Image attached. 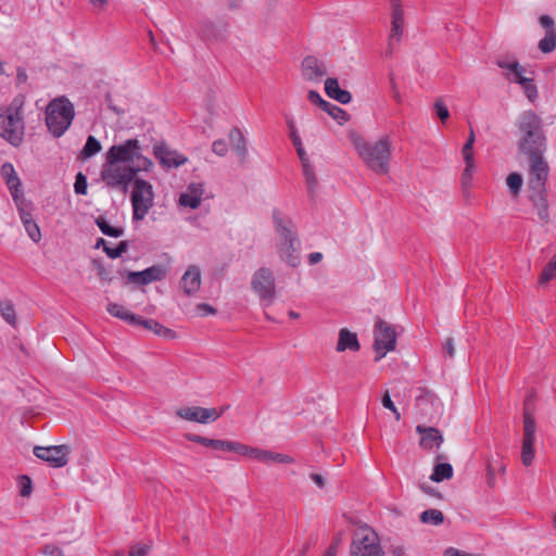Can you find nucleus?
<instances>
[{
    "label": "nucleus",
    "mask_w": 556,
    "mask_h": 556,
    "mask_svg": "<svg viewBox=\"0 0 556 556\" xmlns=\"http://www.w3.org/2000/svg\"><path fill=\"white\" fill-rule=\"evenodd\" d=\"M229 33V24L219 20L204 22L200 28V36L206 41H224Z\"/></svg>",
    "instance_id": "nucleus-16"
},
{
    "label": "nucleus",
    "mask_w": 556,
    "mask_h": 556,
    "mask_svg": "<svg viewBox=\"0 0 556 556\" xmlns=\"http://www.w3.org/2000/svg\"><path fill=\"white\" fill-rule=\"evenodd\" d=\"M251 287L262 300L271 302L275 298V278L273 271L266 267L257 269L252 277Z\"/></svg>",
    "instance_id": "nucleus-13"
},
{
    "label": "nucleus",
    "mask_w": 556,
    "mask_h": 556,
    "mask_svg": "<svg viewBox=\"0 0 556 556\" xmlns=\"http://www.w3.org/2000/svg\"><path fill=\"white\" fill-rule=\"evenodd\" d=\"M151 549L149 544H134L131 545L128 556H147Z\"/></svg>",
    "instance_id": "nucleus-49"
},
{
    "label": "nucleus",
    "mask_w": 556,
    "mask_h": 556,
    "mask_svg": "<svg viewBox=\"0 0 556 556\" xmlns=\"http://www.w3.org/2000/svg\"><path fill=\"white\" fill-rule=\"evenodd\" d=\"M443 351L446 357L453 358L455 356V345L453 338L446 339Z\"/></svg>",
    "instance_id": "nucleus-58"
},
{
    "label": "nucleus",
    "mask_w": 556,
    "mask_h": 556,
    "mask_svg": "<svg viewBox=\"0 0 556 556\" xmlns=\"http://www.w3.org/2000/svg\"><path fill=\"white\" fill-rule=\"evenodd\" d=\"M128 249V243L127 241H121L116 248L112 249V248H109V247H104V252L105 254L110 257V258H117L119 257L123 253H125Z\"/></svg>",
    "instance_id": "nucleus-42"
},
{
    "label": "nucleus",
    "mask_w": 556,
    "mask_h": 556,
    "mask_svg": "<svg viewBox=\"0 0 556 556\" xmlns=\"http://www.w3.org/2000/svg\"><path fill=\"white\" fill-rule=\"evenodd\" d=\"M433 108H434V111H435L438 117L441 119V122L445 123L450 117V112H448L447 106L442 101V99H438L434 102Z\"/></svg>",
    "instance_id": "nucleus-46"
},
{
    "label": "nucleus",
    "mask_w": 556,
    "mask_h": 556,
    "mask_svg": "<svg viewBox=\"0 0 556 556\" xmlns=\"http://www.w3.org/2000/svg\"><path fill=\"white\" fill-rule=\"evenodd\" d=\"M539 22H540L541 26L546 29V31L555 30L554 20L549 15L540 16Z\"/></svg>",
    "instance_id": "nucleus-61"
},
{
    "label": "nucleus",
    "mask_w": 556,
    "mask_h": 556,
    "mask_svg": "<svg viewBox=\"0 0 556 556\" xmlns=\"http://www.w3.org/2000/svg\"><path fill=\"white\" fill-rule=\"evenodd\" d=\"M185 438L191 442H195L206 447L213 448L214 439H208L193 433H187Z\"/></svg>",
    "instance_id": "nucleus-50"
},
{
    "label": "nucleus",
    "mask_w": 556,
    "mask_h": 556,
    "mask_svg": "<svg viewBox=\"0 0 556 556\" xmlns=\"http://www.w3.org/2000/svg\"><path fill=\"white\" fill-rule=\"evenodd\" d=\"M106 311L114 317L119 318L130 325L136 324L139 320V315H136L128 309H126L123 305L117 303H110L106 307Z\"/></svg>",
    "instance_id": "nucleus-27"
},
{
    "label": "nucleus",
    "mask_w": 556,
    "mask_h": 556,
    "mask_svg": "<svg viewBox=\"0 0 556 556\" xmlns=\"http://www.w3.org/2000/svg\"><path fill=\"white\" fill-rule=\"evenodd\" d=\"M70 452V446L65 444L34 447V455L54 468L64 467L68 463Z\"/></svg>",
    "instance_id": "nucleus-11"
},
{
    "label": "nucleus",
    "mask_w": 556,
    "mask_h": 556,
    "mask_svg": "<svg viewBox=\"0 0 556 556\" xmlns=\"http://www.w3.org/2000/svg\"><path fill=\"white\" fill-rule=\"evenodd\" d=\"M152 167L153 162L142 155L139 141L128 139L109 149L106 162L101 169V179L108 188L126 193L136 175L149 172Z\"/></svg>",
    "instance_id": "nucleus-1"
},
{
    "label": "nucleus",
    "mask_w": 556,
    "mask_h": 556,
    "mask_svg": "<svg viewBox=\"0 0 556 556\" xmlns=\"http://www.w3.org/2000/svg\"><path fill=\"white\" fill-rule=\"evenodd\" d=\"M277 252L285 263L289 266L296 267L300 263V256L298 254L299 240L298 241H283L276 242Z\"/></svg>",
    "instance_id": "nucleus-23"
},
{
    "label": "nucleus",
    "mask_w": 556,
    "mask_h": 556,
    "mask_svg": "<svg viewBox=\"0 0 556 556\" xmlns=\"http://www.w3.org/2000/svg\"><path fill=\"white\" fill-rule=\"evenodd\" d=\"M154 155L165 167H179L187 162V157L177 151L169 150L165 144L154 146Z\"/></svg>",
    "instance_id": "nucleus-19"
},
{
    "label": "nucleus",
    "mask_w": 556,
    "mask_h": 556,
    "mask_svg": "<svg viewBox=\"0 0 556 556\" xmlns=\"http://www.w3.org/2000/svg\"><path fill=\"white\" fill-rule=\"evenodd\" d=\"M325 91L327 96L342 104H348L352 96L348 90L341 89L337 78H327L325 81Z\"/></svg>",
    "instance_id": "nucleus-24"
},
{
    "label": "nucleus",
    "mask_w": 556,
    "mask_h": 556,
    "mask_svg": "<svg viewBox=\"0 0 556 556\" xmlns=\"http://www.w3.org/2000/svg\"><path fill=\"white\" fill-rule=\"evenodd\" d=\"M464 161H465L466 166H465V169L462 175V186H463L464 191H466L471 184V179H472L473 173L476 170V165H475L473 157H469L468 160H464Z\"/></svg>",
    "instance_id": "nucleus-35"
},
{
    "label": "nucleus",
    "mask_w": 556,
    "mask_h": 556,
    "mask_svg": "<svg viewBox=\"0 0 556 556\" xmlns=\"http://www.w3.org/2000/svg\"><path fill=\"white\" fill-rule=\"evenodd\" d=\"M101 149H102V146H101L100 141L96 137L89 136L87 138V141H86L83 150L80 151L79 157L83 160L90 159L91 156H93L98 152H100Z\"/></svg>",
    "instance_id": "nucleus-32"
},
{
    "label": "nucleus",
    "mask_w": 556,
    "mask_h": 556,
    "mask_svg": "<svg viewBox=\"0 0 556 556\" xmlns=\"http://www.w3.org/2000/svg\"><path fill=\"white\" fill-rule=\"evenodd\" d=\"M497 65L503 70H507L509 74L513 75V80L519 85L520 81H522V79H528V77L523 76V73L526 71L525 67L521 66L517 61H497Z\"/></svg>",
    "instance_id": "nucleus-28"
},
{
    "label": "nucleus",
    "mask_w": 556,
    "mask_h": 556,
    "mask_svg": "<svg viewBox=\"0 0 556 556\" xmlns=\"http://www.w3.org/2000/svg\"><path fill=\"white\" fill-rule=\"evenodd\" d=\"M303 175L305 177L307 192L313 197L317 187V178L312 165H305V167H303Z\"/></svg>",
    "instance_id": "nucleus-37"
},
{
    "label": "nucleus",
    "mask_w": 556,
    "mask_h": 556,
    "mask_svg": "<svg viewBox=\"0 0 556 556\" xmlns=\"http://www.w3.org/2000/svg\"><path fill=\"white\" fill-rule=\"evenodd\" d=\"M20 494L23 497H28L33 491V483L29 477L20 476L18 478Z\"/></svg>",
    "instance_id": "nucleus-44"
},
{
    "label": "nucleus",
    "mask_w": 556,
    "mask_h": 556,
    "mask_svg": "<svg viewBox=\"0 0 556 556\" xmlns=\"http://www.w3.org/2000/svg\"><path fill=\"white\" fill-rule=\"evenodd\" d=\"M351 556H382L378 534L368 526L358 527L353 534Z\"/></svg>",
    "instance_id": "nucleus-7"
},
{
    "label": "nucleus",
    "mask_w": 556,
    "mask_h": 556,
    "mask_svg": "<svg viewBox=\"0 0 556 556\" xmlns=\"http://www.w3.org/2000/svg\"><path fill=\"white\" fill-rule=\"evenodd\" d=\"M180 287L185 294L193 295L201 287V270L198 266L191 265L187 268L180 279Z\"/></svg>",
    "instance_id": "nucleus-21"
},
{
    "label": "nucleus",
    "mask_w": 556,
    "mask_h": 556,
    "mask_svg": "<svg viewBox=\"0 0 556 556\" xmlns=\"http://www.w3.org/2000/svg\"><path fill=\"white\" fill-rule=\"evenodd\" d=\"M166 276V270L161 265L151 266L141 271H129L127 279L131 283L148 285L160 281Z\"/></svg>",
    "instance_id": "nucleus-17"
},
{
    "label": "nucleus",
    "mask_w": 556,
    "mask_h": 556,
    "mask_svg": "<svg viewBox=\"0 0 556 556\" xmlns=\"http://www.w3.org/2000/svg\"><path fill=\"white\" fill-rule=\"evenodd\" d=\"M288 126L290 129V137H291L293 146H300V142H302V141H301V138L296 131L295 125L292 119L288 121Z\"/></svg>",
    "instance_id": "nucleus-59"
},
{
    "label": "nucleus",
    "mask_w": 556,
    "mask_h": 556,
    "mask_svg": "<svg viewBox=\"0 0 556 556\" xmlns=\"http://www.w3.org/2000/svg\"><path fill=\"white\" fill-rule=\"evenodd\" d=\"M389 552L392 556H406L405 547L402 545H392Z\"/></svg>",
    "instance_id": "nucleus-64"
},
{
    "label": "nucleus",
    "mask_w": 556,
    "mask_h": 556,
    "mask_svg": "<svg viewBox=\"0 0 556 556\" xmlns=\"http://www.w3.org/2000/svg\"><path fill=\"white\" fill-rule=\"evenodd\" d=\"M130 200L132 206V219L142 220L154 204L152 185L143 179H135Z\"/></svg>",
    "instance_id": "nucleus-8"
},
{
    "label": "nucleus",
    "mask_w": 556,
    "mask_h": 556,
    "mask_svg": "<svg viewBox=\"0 0 556 556\" xmlns=\"http://www.w3.org/2000/svg\"><path fill=\"white\" fill-rule=\"evenodd\" d=\"M87 178L83 173H78L76 175L75 184H74V190L77 194H86L87 193Z\"/></svg>",
    "instance_id": "nucleus-47"
},
{
    "label": "nucleus",
    "mask_w": 556,
    "mask_h": 556,
    "mask_svg": "<svg viewBox=\"0 0 556 556\" xmlns=\"http://www.w3.org/2000/svg\"><path fill=\"white\" fill-rule=\"evenodd\" d=\"M232 149L237 156L239 157V161L241 164H244L249 156V151L247 147V141L232 146Z\"/></svg>",
    "instance_id": "nucleus-51"
},
{
    "label": "nucleus",
    "mask_w": 556,
    "mask_h": 556,
    "mask_svg": "<svg viewBox=\"0 0 556 556\" xmlns=\"http://www.w3.org/2000/svg\"><path fill=\"white\" fill-rule=\"evenodd\" d=\"M520 86L523 89V92L526 97L529 99V101L533 102L538 98V89L536 86L533 83L532 78L522 79L520 81Z\"/></svg>",
    "instance_id": "nucleus-40"
},
{
    "label": "nucleus",
    "mask_w": 556,
    "mask_h": 556,
    "mask_svg": "<svg viewBox=\"0 0 556 556\" xmlns=\"http://www.w3.org/2000/svg\"><path fill=\"white\" fill-rule=\"evenodd\" d=\"M556 47V30H548L545 37L539 41V49L543 53H551Z\"/></svg>",
    "instance_id": "nucleus-36"
},
{
    "label": "nucleus",
    "mask_w": 556,
    "mask_h": 556,
    "mask_svg": "<svg viewBox=\"0 0 556 556\" xmlns=\"http://www.w3.org/2000/svg\"><path fill=\"white\" fill-rule=\"evenodd\" d=\"M486 483L490 488H494L496 483L495 469L493 468L491 463H489L486 466Z\"/></svg>",
    "instance_id": "nucleus-60"
},
{
    "label": "nucleus",
    "mask_w": 556,
    "mask_h": 556,
    "mask_svg": "<svg viewBox=\"0 0 556 556\" xmlns=\"http://www.w3.org/2000/svg\"><path fill=\"white\" fill-rule=\"evenodd\" d=\"M274 226L276 232V242H286V241H298V235L295 230V225L293 222L283 216L280 212H274Z\"/></svg>",
    "instance_id": "nucleus-15"
},
{
    "label": "nucleus",
    "mask_w": 556,
    "mask_h": 556,
    "mask_svg": "<svg viewBox=\"0 0 556 556\" xmlns=\"http://www.w3.org/2000/svg\"><path fill=\"white\" fill-rule=\"evenodd\" d=\"M197 312L199 313V315L201 316H206V315H214L216 314V309L211 306L210 304H206V303H201V304H198L197 305Z\"/></svg>",
    "instance_id": "nucleus-57"
},
{
    "label": "nucleus",
    "mask_w": 556,
    "mask_h": 556,
    "mask_svg": "<svg viewBox=\"0 0 556 556\" xmlns=\"http://www.w3.org/2000/svg\"><path fill=\"white\" fill-rule=\"evenodd\" d=\"M404 12L399 0H392L391 29L388 39V48L386 56L391 58L394 47L399 43L403 36Z\"/></svg>",
    "instance_id": "nucleus-14"
},
{
    "label": "nucleus",
    "mask_w": 556,
    "mask_h": 556,
    "mask_svg": "<svg viewBox=\"0 0 556 556\" xmlns=\"http://www.w3.org/2000/svg\"><path fill=\"white\" fill-rule=\"evenodd\" d=\"M42 554L46 556H64L63 551L54 544L45 545L42 547Z\"/></svg>",
    "instance_id": "nucleus-55"
},
{
    "label": "nucleus",
    "mask_w": 556,
    "mask_h": 556,
    "mask_svg": "<svg viewBox=\"0 0 556 556\" xmlns=\"http://www.w3.org/2000/svg\"><path fill=\"white\" fill-rule=\"evenodd\" d=\"M0 314L2 318L11 326H16V313L12 301L4 300L0 302Z\"/></svg>",
    "instance_id": "nucleus-33"
},
{
    "label": "nucleus",
    "mask_w": 556,
    "mask_h": 556,
    "mask_svg": "<svg viewBox=\"0 0 556 556\" xmlns=\"http://www.w3.org/2000/svg\"><path fill=\"white\" fill-rule=\"evenodd\" d=\"M232 446L233 447L230 452H235V453L243 455V456H249V451H250L251 446L244 445L239 442H233Z\"/></svg>",
    "instance_id": "nucleus-62"
},
{
    "label": "nucleus",
    "mask_w": 556,
    "mask_h": 556,
    "mask_svg": "<svg viewBox=\"0 0 556 556\" xmlns=\"http://www.w3.org/2000/svg\"><path fill=\"white\" fill-rule=\"evenodd\" d=\"M94 223L97 224L101 232L105 236L118 238L124 233L123 228L111 226L106 218L103 216H98Z\"/></svg>",
    "instance_id": "nucleus-31"
},
{
    "label": "nucleus",
    "mask_w": 556,
    "mask_h": 556,
    "mask_svg": "<svg viewBox=\"0 0 556 556\" xmlns=\"http://www.w3.org/2000/svg\"><path fill=\"white\" fill-rule=\"evenodd\" d=\"M473 143H475V132L470 129L469 136L465 144L462 149V154L464 160H468L469 157H473Z\"/></svg>",
    "instance_id": "nucleus-45"
},
{
    "label": "nucleus",
    "mask_w": 556,
    "mask_h": 556,
    "mask_svg": "<svg viewBox=\"0 0 556 556\" xmlns=\"http://www.w3.org/2000/svg\"><path fill=\"white\" fill-rule=\"evenodd\" d=\"M519 150L522 154L545 153L546 136L541 117L533 111L522 112L517 119Z\"/></svg>",
    "instance_id": "nucleus-4"
},
{
    "label": "nucleus",
    "mask_w": 556,
    "mask_h": 556,
    "mask_svg": "<svg viewBox=\"0 0 556 556\" xmlns=\"http://www.w3.org/2000/svg\"><path fill=\"white\" fill-rule=\"evenodd\" d=\"M545 153L525 154L528 163V189L529 200L536 208L539 218L548 223V202L546 197V181L549 175V165Z\"/></svg>",
    "instance_id": "nucleus-2"
},
{
    "label": "nucleus",
    "mask_w": 556,
    "mask_h": 556,
    "mask_svg": "<svg viewBox=\"0 0 556 556\" xmlns=\"http://www.w3.org/2000/svg\"><path fill=\"white\" fill-rule=\"evenodd\" d=\"M232 445H233V441H225V440L214 439L213 450L230 452L233 447Z\"/></svg>",
    "instance_id": "nucleus-56"
},
{
    "label": "nucleus",
    "mask_w": 556,
    "mask_h": 556,
    "mask_svg": "<svg viewBox=\"0 0 556 556\" xmlns=\"http://www.w3.org/2000/svg\"><path fill=\"white\" fill-rule=\"evenodd\" d=\"M161 325L159 321L154 319H146L141 316H139V320L136 321L135 326H141L144 329H148L155 334H159V330L161 329Z\"/></svg>",
    "instance_id": "nucleus-43"
},
{
    "label": "nucleus",
    "mask_w": 556,
    "mask_h": 556,
    "mask_svg": "<svg viewBox=\"0 0 556 556\" xmlns=\"http://www.w3.org/2000/svg\"><path fill=\"white\" fill-rule=\"evenodd\" d=\"M302 75L305 80L317 83L327 75V68L317 58L308 55L302 61Z\"/></svg>",
    "instance_id": "nucleus-18"
},
{
    "label": "nucleus",
    "mask_w": 556,
    "mask_h": 556,
    "mask_svg": "<svg viewBox=\"0 0 556 556\" xmlns=\"http://www.w3.org/2000/svg\"><path fill=\"white\" fill-rule=\"evenodd\" d=\"M522 181V176L519 173H511L508 175L506 184L513 195L516 197L520 193Z\"/></svg>",
    "instance_id": "nucleus-39"
},
{
    "label": "nucleus",
    "mask_w": 556,
    "mask_h": 556,
    "mask_svg": "<svg viewBox=\"0 0 556 556\" xmlns=\"http://www.w3.org/2000/svg\"><path fill=\"white\" fill-rule=\"evenodd\" d=\"M224 412L225 408L218 410L217 408H205L201 406H185L178 408L176 415L187 421L205 425L217 420Z\"/></svg>",
    "instance_id": "nucleus-12"
},
{
    "label": "nucleus",
    "mask_w": 556,
    "mask_h": 556,
    "mask_svg": "<svg viewBox=\"0 0 556 556\" xmlns=\"http://www.w3.org/2000/svg\"><path fill=\"white\" fill-rule=\"evenodd\" d=\"M74 115V105L65 97L52 100L46 110L49 131L56 138L61 137L71 126Z\"/></svg>",
    "instance_id": "nucleus-5"
},
{
    "label": "nucleus",
    "mask_w": 556,
    "mask_h": 556,
    "mask_svg": "<svg viewBox=\"0 0 556 556\" xmlns=\"http://www.w3.org/2000/svg\"><path fill=\"white\" fill-rule=\"evenodd\" d=\"M361 349L357 334L355 332L350 331L346 328H342L339 331V339L337 343V351L343 352L345 350L358 351Z\"/></svg>",
    "instance_id": "nucleus-25"
},
{
    "label": "nucleus",
    "mask_w": 556,
    "mask_h": 556,
    "mask_svg": "<svg viewBox=\"0 0 556 556\" xmlns=\"http://www.w3.org/2000/svg\"><path fill=\"white\" fill-rule=\"evenodd\" d=\"M535 432L536 424L534 417L527 408H525L521 462L527 467L530 466L534 459Z\"/></svg>",
    "instance_id": "nucleus-10"
},
{
    "label": "nucleus",
    "mask_w": 556,
    "mask_h": 556,
    "mask_svg": "<svg viewBox=\"0 0 556 556\" xmlns=\"http://www.w3.org/2000/svg\"><path fill=\"white\" fill-rule=\"evenodd\" d=\"M396 331L395 328L378 318L374 327V351L376 353L375 361H381L387 353L395 350L396 346Z\"/></svg>",
    "instance_id": "nucleus-9"
},
{
    "label": "nucleus",
    "mask_w": 556,
    "mask_h": 556,
    "mask_svg": "<svg viewBox=\"0 0 556 556\" xmlns=\"http://www.w3.org/2000/svg\"><path fill=\"white\" fill-rule=\"evenodd\" d=\"M229 140L231 142V146L239 144V143L247 141L242 131L239 128H233L230 130Z\"/></svg>",
    "instance_id": "nucleus-54"
},
{
    "label": "nucleus",
    "mask_w": 556,
    "mask_h": 556,
    "mask_svg": "<svg viewBox=\"0 0 556 556\" xmlns=\"http://www.w3.org/2000/svg\"><path fill=\"white\" fill-rule=\"evenodd\" d=\"M555 277H556V254L546 264L539 280H540L541 285H545L548 281H551L552 279H554Z\"/></svg>",
    "instance_id": "nucleus-38"
},
{
    "label": "nucleus",
    "mask_w": 556,
    "mask_h": 556,
    "mask_svg": "<svg viewBox=\"0 0 556 556\" xmlns=\"http://www.w3.org/2000/svg\"><path fill=\"white\" fill-rule=\"evenodd\" d=\"M203 193V185L192 182L187 187L186 192L179 195L178 203L185 207L198 208L201 204Z\"/></svg>",
    "instance_id": "nucleus-22"
},
{
    "label": "nucleus",
    "mask_w": 556,
    "mask_h": 556,
    "mask_svg": "<svg viewBox=\"0 0 556 556\" xmlns=\"http://www.w3.org/2000/svg\"><path fill=\"white\" fill-rule=\"evenodd\" d=\"M212 150L218 156H224V155H226L228 148L224 140L218 139L213 142Z\"/></svg>",
    "instance_id": "nucleus-53"
},
{
    "label": "nucleus",
    "mask_w": 556,
    "mask_h": 556,
    "mask_svg": "<svg viewBox=\"0 0 556 556\" xmlns=\"http://www.w3.org/2000/svg\"><path fill=\"white\" fill-rule=\"evenodd\" d=\"M453 477V467L448 463L437 464L430 476V479L434 482H441L443 480L451 479Z\"/></svg>",
    "instance_id": "nucleus-30"
},
{
    "label": "nucleus",
    "mask_w": 556,
    "mask_h": 556,
    "mask_svg": "<svg viewBox=\"0 0 556 556\" xmlns=\"http://www.w3.org/2000/svg\"><path fill=\"white\" fill-rule=\"evenodd\" d=\"M296 149V153L299 155V159L302 163V167H305V165H311L309 160L306 155V152L302 146V142H300V146H294Z\"/></svg>",
    "instance_id": "nucleus-63"
},
{
    "label": "nucleus",
    "mask_w": 556,
    "mask_h": 556,
    "mask_svg": "<svg viewBox=\"0 0 556 556\" xmlns=\"http://www.w3.org/2000/svg\"><path fill=\"white\" fill-rule=\"evenodd\" d=\"M16 203V206H17V210H18V213H20V218H21V222L24 224H26V222H31L33 220V216H31V213L29 211H27L24 206V200L17 195V202Z\"/></svg>",
    "instance_id": "nucleus-48"
},
{
    "label": "nucleus",
    "mask_w": 556,
    "mask_h": 556,
    "mask_svg": "<svg viewBox=\"0 0 556 556\" xmlns=\"http://www.w3.org/2000/svg\"><path fill=\"white\" fill-rule=\"evenodd\" d=\"M24 228L34 242L38 243L41 240L40 228L34 219L31 222H26V224H24Z\"/></svg>",
    "instance_id": "nucleus-41"
},
{
    "label": "nucleus",
    "mask_w": 556,
    "mask_h": 556,
    "mask_svg": "<svg viewBox=\"0 0 556 556\" xmlns=\"http://www.w3.org/2000/svg\"><path fill=\"white\" fill-rule=\"evenodd\" d=\"M22 103L11 104L0 112V136L12 146H20L24 137V121L21 111Z\"/></svg>",
    "instance_id": "nucleus-6"
},
{
    "label": "nucleus",
    "mask_w": 556,
    "mask_h": 556,
    "mask_svg": "<svg viewBox=\"0 0 556 556\" xmlns=\"http://www.w3.org/2000/svg\"><path fill=\"white\" fill-rule=\"evenodd\" d=\"M350 140L368 168L379 175H386L389 173L392 155L391 140L389 136H383L380 139L370 142L359 135L352 132L350 135Z\"/></svg>",
    "instance_id": "nucleus-3"
},
{
    "label": "nucleus",
    "mask_w": 556,
    "mask_h": 556,
    "mask_svg": "<svg viewBox=\"0 0 556 556\" xmlns=\"http://www.w3.org/2000/svg\"><path fill=\"white\" fill-rule=\"evenodd\" d=\"M416 431L420 434L419 445L424 450L431 451L433 447H440L443 442V435L437 428L418 425Z\"/></svg>",
    "instance_id": "nucleus-20"
},
{
    "label": "nucleus",
    "mask_w": 556,
    "mask_h": 556,
    "mask_svg": "<svg viewBox=\"0 0 556 556\" xmlns=\"http://www.w3.org/2000/svg\"><path fill=\"white\" fill-rule=\"evenodd\" d=\"M1 174L5 179V182L11 191L14 202H17L18 187L21 181L15 174L14 167L10 163H5L1 167Z\"/></svg>",
    "instance_id": "nucleus-26"
},
{
    "label": "nucleus",
    "mask_w": 556,
    "mask_h": 556,
    "mask_svg": "<svg viewBox=\"0 0 556 556\" xmlns=\"http://www.w3.org/2000/svg\"><path fill=\"white\" fill-rule=\"evenodd\" d=\"M420 521L439 526L444 521V515L439 509H427L420 514Z\"/></svg>",
    "instance_id": "nucleus-34"
},
{
    "label": "nucleus",
    "mask_w": 556,
    "mask_h": 556,
    "mask_svg": "<svg viewBox=\"0 0 556 556\" xmlns=\"http://www.w3.org/2000/svg\"><path fill=\"white\" fill-rule=\"evenodd\" d=\"M265 464L279 463V464H292L294 459L286 454L271 452L269 450H262L260 460Z\"/></svg>",
    "instance_id": "nucleus-29"
},
{
    "label": "nucleus",
    "mask_w": 556,
    "mask_h": 556,
    "mask_svg": "<svg viewBox=\"0 0 556 556\" xmlns=\"http://www.w3.org/2000/svg\"><path fill=\"white\" fill-rule=\"evenodd\" d=\"M329 115L333 119L338 121L340 124H342L349 119V114L344 110H342L341 108H339L337 105L331 108Z\"/></svg>",
    "instance_id": "nucleus-52"
}]
</instances>
